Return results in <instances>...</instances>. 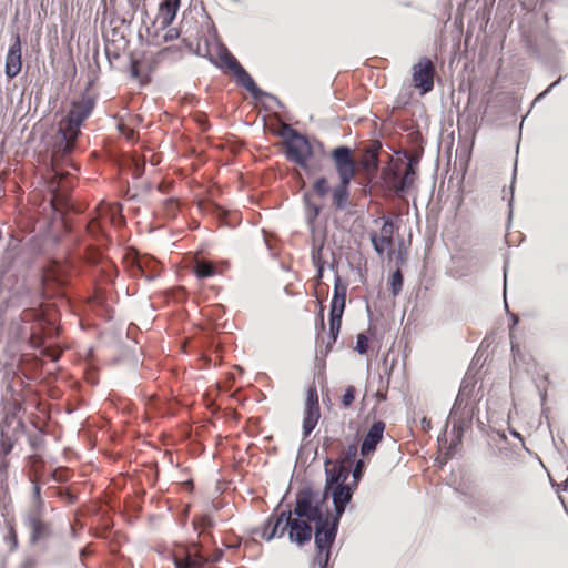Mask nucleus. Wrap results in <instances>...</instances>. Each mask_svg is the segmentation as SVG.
I'll return each instance as SVG.
<instances>
[{
	"mask_svg": "<svg viewBox=\"0 0 568 568\" xmlns=\"http://www.w3.org/2000/svg\"><path fill=\"white\" fill-rule=\"evenodd\" d=\"M93 108L94 100L88 95H83L79 100L71 102L68 114L59 122V141L55 143L52 154V170L54 176L50 183V204L54 211H62L63 207L68 206V197L60 191V189H64V185H61L64 174L57 169V161L72 152L80 134V128L89 118Z\"/></svg>",
	"mask_w": 568,
	"mask_h": 568,
	"instance_id": "f257e3e1",
	"label": "nucleus"
},
{
	"mask_svg": "<svg viewBox=\"0 0 568 568\" xmlns=\"http://www.w3.org/2000/svg\"><path fill=\"white\" fill-rule=\"evenodd\" d=\"M282 136L284 138L286 158L308 174L312 173L308 160L313 155V149L307 138L287 124L283 126Z\"/></svg>",
	"mask_w": 568,
	"mask_h": 568,
	"instance_id": "f03ea898",
	"label": "nucleus"
},
{
	"mask_svg": "<svg viewBox=\"0 0 568 568\" xmlns=\"http://www.w3.org/2000/svg\"><path fill=\"white\" fill-rule=\"evenodd\" d=\"M338 523V518H333L332 521L325 518L316 523L314 539L317 554L314 559V568H327L331 548L337 535Z\"/></svg>",
	"mask_w": 568,
	"mask_h": 568,
	"instance_id": "7ed1b4c3",
	"label": "nucleus"
},
{
	"mask_svg": "<svg viewBox=\"0 0 568 568\" xmlns=\"http://www.w3.org/2000/svg\"><path fill=\"white\" fill-rule=\"evenodd\" d=\"M293 515L315 524L326 518L322 511L321 501L316 499V494L311 487H304L296 494L295 507L292 510Z\"/></svg>",
	"mask_w": 568,
	"mask_h": 568,
	"instance_id": "20e7f679",
	"label": "nucleus"
},
{
	"mask_svg": "<svg viewBox=\"0 0 568 568\" xmlns=\"http://www.w3.org/2000/svg\"><path fill=\"white\" fill-rule=\"evenodd\" d=\"M321 417L318 394L315 387H310L303 414V439L307 438L316 427Z\"/></svg>",
	"mask_w": 568,
	"mask_h": 568,
	"instance_id": "39448f33",
	"label": "nucleus"
},
{
	"mask_svg": "<svg viewBox=\"0 0 568 568\" xmlns=\"http://www.w3.org/2000/svg\"><path fill=\"white\" fill-rule=\"evenodd\" d=\"M434 74V64L426 57L420 58L418 62L413 67V82L415 88L420 90L422 94L433 90Z\"/></svg>",
	"mask_w": 568,
	"mask_h": 568,
	"instance_id": "423d86ee",
	"label": "nucleus"
},
{
	"mask_svg": "<svg viewBox=\"0 0 568 568\" xmlns=\"http://www.w3.org/2000/svg\"><path fill=\"white\" fill-rule=\"evenodd\" d=\"M349 466L336 462L333 463L331 459L325 460V475H326V483H325V495L328 494L329 489H332L335 486L339 485H347L346 480L349 477Z\"/></svg>",
	"mask_w": 568,
	"mask_h": 568,
	"instance_id": "0eeeda50",
	"label": "nucleus"
},
{
	"mask_svg": "<svg viewBox=\"0 0 568 568\" xmlns=\"http://www.w3.org/2000/svg\"><path fill=\"white\" fill-rule=\"evenodd\" d=\"M332 158L334 160L336 172L339 179H353L355 175V163L352 158V150L347 146H338L333 150Z\"/></svg>",
	"mask_w": 568,
	"mask_h": 568,
	"instance_id": "6e6552de",
	"label": "nucleus"
},
{
	"mask_svg": "<svg viewBox=\"0 0 568 568\" xmlns=\"http://www.w3.org/2000/svg\"><path fill=\"white\" fill-rule=\"evenodd\" d=\"M41 511L33 509L26 518L28 528L30 529V540L36 544L50 536L49 524L41 518Z\"/></svg>",
	"mask_w": 568,
	"mask_h": 568,
	"instance_id": "1a4fd4ad",
	"label": "nucleus"
},
{
	"mask_svg": "<svg viewBox=\"0 0 568 568\" xmlns=\"http://www.w3.org/2000/svg\"><path fill=\"white\" fill-rule=\"evenodd\" d=\"M288 527V539L291 542L303 546L311 540L313 530L310 521L291 517Z\"/></svg>",
	"mask_w": 568,
	"mask_h": 568,
	"instance_id": "9d476101",
	"label": "nucleus"
},
{
	"mask_svg": "<svg viewBox=\"0 0 568 568\" xmlns=\"http://www.w3.org/2000/svg\"><path fill=\"white\" fill-rule=\"evenodd\" d=\"M356 487H352L348 485H339L335 486L332 489H329L328 493H331L333 498V505L335 509V516L334 518H341L343 513L345 511L346 506L351 503L354 489Z\"/></svg>",
	"mask_w": 568,
	"mask_h": 568,
	"instance_id": "9b49d317",
	"label": "nucleus"
},
{
	"mask_svg": "<svg viewBox=\"0 0 568 568\" xmlns=\"http://www.w3.org/2000/svg\"><path fill=\"white\" fill-rule=\"evenodd\" d=\"M131 272L133 276L144 277L148 282H151L159 277L160 266L153 257L142 256L136 260Z\"/></svg>",
	"mask_w": 568,
	"mask_h": 568,
	"instance_id": "f8f14e48",
	"label": "nucleus"
},
{
	"mask_svg": "<svg viewBox=\"0 0 568 568\" xmlns=\"http://www.w3.org/2000/svg\"><path fill=\"white\" fill-rule=\"evenodd\" d=\"M21 42L20 37L17 34L14 37V41L9 48L7 58H6V75L9 79H13L21 71Z\"/></svg>",
	"mask_w": 568,
	"mask_h": 568,
	"instance_id": "ddd939ff",
	"label": "nucleus"
},
{
	"mask_svg": "<svg viewBox=\"0 0 568 568\" xmlns=\"http://www.w3.org/2000/svg\"><path fill=\"white\" fill-rule=\"evenodd\" d=\"M385 430V423L382 420H377L373 423L367 434L365 435L362 446L361 454L363 456L368 455L369 453L376 449L377 444L383 439V434Z\"/></svg>",
	"mask_w": 568,
	"mask_h": 568,
	"instance_id": "4468645a",
	"label": "nucleus"
},
{
	"mask_svg": "<svg viewBox=\"0 0 568 568\" xmlns=\"http://www.w3.org/2000/svg\"><path fill=\"white\" fill-rule=\"evenodd\" d=\"M181 0H163L159 6L156 21L162 29L168 28L175 19Z\"/></svg>",
	"mask_w": 568,
	"mask_h": 568,
	"instance_id": "2eb2a0df",
	"label": "nucleus"
},
{
	"mask_svg": "<svg viewBox=\"0 0 568 568\" xmlns=\"http://www.w3.org/2000/svg\"><path fill=\"white\" fill-rule=\"evenodd\" d=\"M233 74L236 78V82L244 87L254 99H261L263 95H266L264 91H262L253 80V78L248 74V72L240 65Z\"/></svg>",
	"mask_w": 568,
	"mask_h": 568,
	"instance_id": "dca6fc26",
	"label": "nucleus"
},
{
	"mask_svg": "<svg viewBox=\"0 0 568 568\" xmlns=\"http://www.w3.org/2000/svg\"><path fill=\"white\" fill-rule=\"evenodd\" d=\"M351 181L352 179H339V184L332 190L333 204L337 210H344L348 204Z\"/></svg>",
	"mask_w": 568,
	"mask_h": 568,
	"instance_id": "f3484780",
	"label": "nucleus"
},
{
	"mask_svg": "<svg viewBox=\"0 0 568 568\" xmlns=\"http://www.w3.org/2000/svg\"><path fill=\"white\" fill-rule=\"evenodd\" d=\"M347 286L342 283L339 276H336L334 284V295L331 302V310L344 312Z\"/></svg>",
	"mask_w": 568,
	"mask_h": 568,
	"instance_id": "a211bd4d",
	"label": "nucleus"
},
{
	"mask_svg": "<svg viewBox=\"0 0 568 568\" xmlns=\"http://www.w3.org/2000/svg\"><path fill=\"white\" fill-rule=\"evenodd\" d=\"M381 149V145L377 144L375 148L367 149L363 158L361 160V166L363 170L368 173H375L378 169V150Z\"/></svg>",
	"mask_w": 568,
	"mask_h": 568,
	"instance_id": "6ab92c4d",
	"label": "nucleus"
},
{
	"mask_svg": "<svg viewBox=\"0 0 568 568\" xmlns=\"http://www.w3.org/2000/svg\"><path fill=\"white\" fill-rule=\"evenodd\" d=\"M292 510H283L276 517L268 518V526L276 527L277 538H282L285 532L290 530L288 523L291 521Z\"/></svg>",
	"mask_w": 568,
	"mask_h": 568,
	"instance_id": "aec40b11",
	"label": "nucleus"
},
{
	"mask_svg": "<svg viewBox=\"0 0 568 568\" xmlns=\"http://www.w3.org/2000/svg\"><path fill=\"white\" fill-rule=\"evenodd\" d=\"M344 312H338L331 310L329 311V341L326 345V351L328 352L332 348V345L337 341L341 325H342V316Z\"/></svg>",
	"mask_w": 568,
	"mask_h": 568,
	"instance_id": "412c9836",
	"label": "nucleus"
},
{
	"mask_svg": "<svg viewBox=\"0 0 568 568\" xmlns=\"http://www.w3.org/2000/svg\"><path fill=\"white\" fill-rule=\"evenodd\" d=\"M303 202L305 205V219L307 224L313 229L314 222L320 215L321 207L312 202V194L310 192L304 193Z\"/></svg>",
	"mask_w": 568,
	"mask_h": 568,
	"instance_id": "4be33fe9",
	"label": "nucleus"
},
{
	"mask_svg": "<svg viewBox=\"0 0 568 568\" xmlns=\"http://www.w3.org/2000/svg\"><path fill=\"white\" fill-rule=\"evenodd\" d=\"M417 162L414 159H409L406 165V170L399 182V190L407 191L414 183L416 175Z\"/></svg>",
	"mask_w": 568,
	"mask_h": 568,
	"instance_id": "5701e85b",
	"label": "nucleus"
},
{
	"mask_svg": "<svg viewBox=\"0 0 568 568\" xmlns=\"http://www.w3.org/2000/svg\"><path fill=\"white\" fill-rule=\"evenodd\" d=\"M217 58V67L222 69H227L232 73L241 65L236 58L233 54H231L225 48L220 51Z\"/></svg>",
	"mask_w": 568,
	"mask_h": 568,
	"instance_id": "b1692460",
	"label": "nucleus"
},
{
	"mask_svg": "<svg viewBox=\"0 0 568 568\" xmlns=\"http://www.w3.org/2000/svg\"><path fill=\"white\" fill-rule=\"evenodd\" d=\"M382 176L385 183L394 190L396 193H403L404 190H399V182L402 178L399 176V172L393 168H386L382 171Z\"/></svg>",
	"mask_w": 568,
	"mask_h": 568,
	"instance_id": "393cba45",
	"label": "nucleus"
},
{
	"mask_svg": "<svg viewBox=\"0 0 568 568\" xmlns=\"http://www.w3.org/2000/svg\"><path fill=\"white\" fill-rule=\"evenodd\" d=\"M206 562L202 556L187 555L184 559H174L175 568H202Z\"/></svg>",
	"mask_w": 568,
	"mask_h": 568,
	"instance_id": "a878e982",
	"label": "nucleus"
},
{
	"mask_svg": "<svg viewBox=\"0 0 568 568\" xmlns=\"http://www.w3.org/2000/svg\"><path fill=\"white\" fill-rule=\"evenodd\" d=\"M13 443L8 436L2 434L0 439V471L6 470L8 467L7 456L11 453Z\"/></svg>",
	"mask_w": 568,
	"mask_h": 568,
	"instance_id": "bb28decb",
	"label": "nucleus"
},
{
	"mask_svg": "<svg viewBox=\"0 0 568 568\" xmlns=\"http://www.w3.org/2000/svg\"><path fill=\"white\" fill-rule=\"evenodd\" d=\"M30 295V290L28 286L22 285L18 288L17 293L10 297V300L7 302L8 306H20V305H27V298Z\"/></svg>",
	"mask_w": 568,
	"mask_h": 568,
	"instance_id": "cd10ccee",
	"label": "nucleus"
},
{
	"mask_svg": "<svg viewBox=\"0 0 568 568\" xmlns=\"http://www.w3.org/2000/svg\"><path fill=\"white\" fill-rule=\"evenodd\" d=\"M371 242L375 250V252L379 255H383L386 250H389L393 245L390 241H387V239H384L381 235L373 234L371 235Z\"/></svg>",
	"mask_w": 568,
	"mask_h": 568,
	"instance_id": "c85d7f7f",
	"label": "nucleus"
},
{
	"mask_svg": "<svg viewBox=\"0 0 568 568\" xmlns=\"http://www.w3.org/2000/svg\"><path fill=\"white\" fill-rule=\"evenodd\" d=\"M194 272L199 278H206L215 274V267L209 262H197Z\"/></svg>",
	"mask_w": 568,
	"mask_h": 568,
	"instance_id": "c756f323",
	"label": "nucleus"
},
{
	"mask_svg": "<svg viewBox=\"0 0 568 568\" xmlns=\"http://www.w3.org/2000/svg\"><path fill=\"white\" fill-rule=\"evenodd\" d=\"M329 190L331 189H329L328 182L325 178H318L313 184L314 193H316L321 197L326 196L328 194Z\"/></svg>",
	"mask_w": 568,
	"mask_h": 568,
	"instance_id": "7c9ffc66",
	"label": "nucleus"
},
{
	"mask_svg": "<svg viewBox=\"0 0 568 568\" xmlns=\"http://www.w3.org/2000/svg\"><path fill=\"white\" fill-rule=\"evenodd\" d=\"M403 285V275L399 270L395 271L390 276V287L393 295H397Z\"/></svg>",
	"mask_w": 568,
	"mask_h": 568,
	"instance_id": "2f4dec72",
	"label": "nucleus"
},
{
	"mask_svg": "<svg viewBox=\"0 0 568 568\" xmlns=\"http://www.w3.org/2000/svg\"><path fill=\"white\" fill-rule=\"evenodd\" d=\"M357 453H358L357 444L356 443L349 444L344 452V457L341 460V463L352 464L355 460Z\"/></svg>",
	"mask_w": 568,
	"mask_h": 568,
	"instance_id": "473e14b6",
	"label": "nucleus"
},
{
	"mask_svg": "<svg viewBox=\"0 0 568 568\" xmlns=\"http://www.w3.org/2000/svg\"><path fill=\"white\" fill-rule=\"evenodd\" d=\"M393 234H394V224L389 219H385L384 223L381 227L379 235L384 239H387V241H390L393 243Z\"/></svg>",
	"mask_w": 568,
	"mask_h": 568,
	"instance_id": "72a5a7b5",
	"label": "nucleus"
},
{
	"mask_svg": "<svg viewBox=\"0 0 568 568\" xmlns=\"http://www.w3.org/2000/svg\"><path fill=\"white\" fill-rule=\"evenodd\" d=\"M355 349L359 354H366L367 353V351H368V338L366 337L365 334L361 333V334L357 335Z\"/></svg>",
	"mask_w": 568,
	"mask_h": 568,
	"instance_id": "f704fd0d",
	"label": "nucleus"
},
{
	"mask_svg": "<svg viewBox=\"0 0 568 568\" xmlns=\"http://www.w3.org/2000/svg\"><path fill=\"white\" fill-rule=\"evenodd\" d=\"M354 398H355V387L348 386L345 389L344 395L342 396V405L344 407H349L352 405V403L354 402Z\"/></svg>",
	"mask_w": 568,
	"mask_h": 568,
	"instance_id": "c9c22d12",
	"label": "nucleus"
},
{
	"mask_svg": "<svg viewBox=\"0 0 568 568\" xmlns=\"http://www.w3.org/2000/svg\"><path fill=\"white\" fill-rule=\"evenodd\" d=\"M363 469H364V462L363 460L356 462L355 468L353 469V473H352L354 487L357 486V483L359 481V479L363 475Z\"/></svg>",
	"mask_w": 568,
	"mask_h": 568,
	"instance_id": "e433bc0d",
	"label": "nucleus"
},
{
	"mask_svg": "<svg viewBox=\"0 0 568 568\" xmlns=\"http://www.w3.org/2000/svg\"><path fill=\"white\" fill-rule=\"evenodd\" d=\"M262 538L265 539L266 541L277 538L276 527L268 526V520L264 525Z\"/></svg>",
	"mask_w": 568,
	"mask_h": 568,
	"instance_id": "4c0bfd02",
	"label": "nucleus"
},
{
	"mask_svg": "<svg viewBox=\"0 0 568 568\" xmlns=\"http://www.w3.org/2000/svg\"><path fill=\"white\" fill-rule=\"evenodd\" d=\"M32 483H33V497L36 499V507L34 509H38L39 511H41V508L43 506V503L42 500L40 499V486L38 485V483L36 481V479H32Z\"/></svg>",
	"mask_w": 568,
	"mask_h": 568,
	"instance_id": "58836bf2",
	"label": "nucleus"
},
{
	"mask_svg": "<svg viewBox=\"0 0 568 568\" xmlns=\"http://www.w3.org/2000/svg\"><path fill=\"white\" fill-rule=\"evenodd\" d=\"M179 38V31L175 28H171L168 30V32L164 34V41H173Z\"/></svg>",
	"mask_w": 568,
	"mask_h": 568,
	"instance_id": "ea45409f",
	"label": "nucleus"
},
{
	"mask_svg": "<svg viewBox=\"0 0 568 568\" xmlns=\"http://www.w3.org/2000/svg\"><path fill=\"white\" fill-rule=\"evenodd\" d=\"M561 79H562V78L560 77L557 81L552 82V83H551V84H550V85H549V87H548L544 92H541V93L536 98V100H540V99H542L544 97H546V95H547V94H548V93H549V92H550V91H551V90H552L557 84H559V83H560Z\"/></svg>",
	"mask_w": 568,
	"mask_h": 568,
	"instance_id": "a19ab883",
	"label": "nucleus"
},
{
	"mask_svg": "<svg viewBox=\"0 0 568 568\" xmlns=\"http://www.w3.org/2000/svg\"><path fill=\"white\" fill-rule=\"evenodd\" d=\"M34 567H36V561L31 558H28L22 562L20 568H34Z\"/></svg>",
	"mask_w": 568,
	"mask_h": 568,
	"instance_id": "79ce46f5",
	"label": "nucleus"
},
{
	"mask_svg": "<svg viewBox=\"0 0 568 568\" xmlns=\"http://www.w3.org/2000/svg\"><path fill=\"white\" fill-rule=\"evenodd\" d=\"M420 425L424 430H428L430 428V419H428L427 417H423L420 420Z\"/></svg>",
	"mask_w": 568,
	"mask_h": 568,
	"instance_id": "37998d69",
	"label": "nucleus"
},
{
	"mask_svg": "<svg viewBox=\"0 0 568 568\" xmlns=\"http://www.w3.org/2000/svg\"><path fill=\"white\" fill-rule=\"evenodd\" d=\"M119 129H120V131H121L123 134L128 135L129 138H131V136H132V134H133V131H132L131 129H128V128H126L125 125H123V124H120V125H119Z\"/></svg>",
	"mask_w": 568,
	"mask_h": 568,
	"instance_id": "c03bdc74",
	"label": "nucleus"
},
{
	"mask_svg": "<svg viewBox=\"0 0 568 568\" xmlns=\"http://www.w3.org/2000/svg\"><path fill=\"white\" fill-rule=\"evenodd\" d=\"M119 129H120V131H121L123 134L128 135L129 138H131V136H132V134H133V131H132L131 129H128V128H126L125 125H123V124H120V125H119Z\"/></svg>",
	"mask_w": 568,
	"mask_h": 568,
	"instance_id": "a18cd8bd",
	"label": "nucleus"
},
{
	"mask_svg": "<svg viewBox=\"0 0 568 568\" xmlns=\"http://www.w3.org/2000/svg\"><path fill=\"white\" fill-rule=\"evenodd\" d=\"M457 409H458V399L456 400V403L454 404V406L452 408V412H450V415H449V419L450 420L455 419V415L457 413Z\"/></svg>",
	"mask_w": 568,
	"mask_h": 568,
	"instance_id": "49530a36",
	"label": "nucleus"
},
{
	"mask_svg": "<svg viewBox=\"0 0 568 568\" xmlns=\"http://www.w3.org/2000/svg\"><path fill=\"white\" fill-rule=\"evenodd\" d=\"M222 556V551H217L215 556L211 559V561H217Z\"/></svg>",
	"mask_w": 568,
	"mask_h": 568,
	"instance_id": "de8ad7c7",
	"label": "nucleus"
},
{
	"mask_svg": "<svg viewBox=\"0 0 568 568\" xmlns=\"http://www.w3.org/2000/svg\"><path fill=\"white\" fill-rule=\"evenodd\" d=\"M511 352H513V355L516 356V354L518 353V347L516 346H511Z\"/></svg>",
	"mask_w": 568,
	"mask_h": 568,
	"instance_id": "09e8293b",
	"label": "nucleus"
},
{
	"mask_svg": "<svg viewBox=\"0 0 568 568\" xmlns=\"http://www.w3.org/2000/svg\"><path fill=\"white\" fill-rule=\"evenodd\" d=\"M511 434H513L515 437H517V438H521V437H520V434H519V433H517V432H513Z\"/></svg>",
	"mask_w": 568,
	"mask_h": 568,
	"instance_id": "8fccbe9b",
	"label": "nucleus"
},
{
	"mask_svg": "<svg viewBox=\"0 0 568 568\" xmlns=\"http://www.w3.org/2000/svg\"><path fill=\"white\" fill-rule=\"evenodd\" d=\"M93 225H94V223L89 225V229H90L91 232H93Z\"/></svg>",
	"mask_w": 568,
	"mask_h": 568,
	"instance_id": "3c124183",
	"label": "nucleus"
},
{
	"mask_svg": "<svg viewBox=\"0 0 568 568\" xmlns=\"http://www.w3.org/2000/svg\"><path fill=\"white\" fill-rule=\"evenodd\" d=\"M545 398H546V394H545V393H542V394H541V400L544 402V400H545Z\"/></svg>",
	"mask_w": 568,
	"mask_h": 568,
	"instance_id": "603ef678",
	"label": "nucleus"
},
{
	"mask_svg": "<svg viewBox=\"0 0 568 568\" xmlns=\"http://www.w3.org/2000/svg\"><path fill=\"white\" fill-rule=\"evenodd\" d=\"M329 442H331V439H329L328 437H326V438H325V443H324V445H325L326 443L328 444Z\"/></svg>",
	"mask_w": 568,
	"mask_h": 568,
	"instance_id": "864d4df0",
	"label": "nucleus"
},
{
	"mask_svg": "<svg viewBox=\"0 0 568 568\" xmlns=\"http://www.w3.org/2000/svg\"><path fill=\"white\" fill-rule=\"evenodd\" d=\"M132 73H133V75H136V74H138V72H136V70H135V69L132 71Z\"/></svg>",
	"mask_w": 568,
	"mask_h": 568,
	"instance_id": "5fc2aeb1",
	"label": "nucleus"
}]
</instances>
